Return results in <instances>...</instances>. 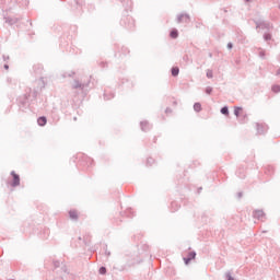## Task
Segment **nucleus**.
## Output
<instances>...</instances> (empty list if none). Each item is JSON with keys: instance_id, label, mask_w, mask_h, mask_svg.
<instances>
[{"instance_id": "nucleus-12", "label": "nucleus", "mask_w": 280, "mask_h": 280, "mask_svg": "<svg viewBox=\"0 0 280 280\" xmlns=\"http://www.w3.org/2000/svg\"><path fill=\"white\" fill-rule=\"evenodd\" d=\"M222 115H229V107L221 108Z\"/></svg>"}, {"instance_id": "nucleus-11", "label": "nucleus", "mask_w": 280, "mask_h": 280, "mask_svg": "<svg viewBox=\"0 0 280 280\" xmlns=\"http://www.w3.org/2000/svg\"><path fill=\"white\" fill-rule=\"evenodd\" d=\"M272 91L273 93H280V85H273Z\"/></svg>"}, {"instance_id": "nucleus-8", "label": "nucleus", "mask_w": 280, "mask_h": 280, "mask_svg": "<svg viewBox=\"0 0 280 280\" xmlns=\"http://www.w3.org/2000/svg\"><path fill=\"white\" fill-rule=\"evenodd\" d=\"M194 110H196V113H200V110H202V105H200V103H196L194 105Z\"/></svg>"}, {"instance_id": "nucleus-14", "label": "nucleus", "mask_w": 280, "mask_h": 280, "mask_svg": "<svg viewBox=\"0 0 280 280\" xmlns=\"http://www.w3.org/2000/svg\"><path fill=\"white\" fill-rule=\"evenodd\" d=\"M100 273L101 275H106V267H101L100 268Z\"/></svg>"}, {"instance_id": "nucleus-15", "label": "nucleus", "mask_w": 280, "mask_h": 280, "mask_svg": "<svg viewBox=\"0 0 280 280\" xmlns=\"http://www.w3.org/2000/svg\"><path fill=\"white\" fill-rule=\"evenodd\" d=\"M228 49H233V44H228Z\"/></svg>"}, {"instance_id": "nucleus-1", "label": "nucleus", "mask_w": 280, "mask_h": 280, "mask_svg": "<svg viewBox=\"0 0 280 280\" xmlns=\"http://www.w3.org/2000/svg\"><path fill=\"white\" fill-rule=\"evenodd\" d=\"M11 175L13 176L12 187H19V185H21V177L14 172H11Z\"/></svg>"}, {"instance_id": "nucleus-3", "label": "nucleus", "mask_w": 280, "mask_h": 280, "mask_svg": "<svg viewBox=\"0 0 280 280\" xmlns=\"http://www.w3.org/2000/svg\"><path fill=\"white\" fill-rule=\"evenodd\" d=\"M264 215L265 214H264V212L261 210H256L254 212V218H257L258 220H262Z\"/></svg>"}, {"instance_id": "nucleus-6", "label": "nucleus", "mask_w": 280, "mask_h": 280, "mask_svg": "<svg viewBox=\"0 0 280 280\" xmlns=\"http://www.w3.org/2000/svg\"><path fill=\"white\" fill-rule=\"evenodd\" d=\"M69 215H70L71 220H78V211L70 210Z\"/></svg>"}, {"instance_id": "nucleus-2", "label": "nucleus", "mask_w": 280, "mask_h": 280, "mask_svg": "<svg viewBox=\"0 0 280 280\" xmlns=\"http://www.w3.org/2000/svg\"><path fill=\"white\" fill-rule=\"evenodd\" d=\"M191 259H196V254H195V252H191V253L189 254V257H188V258H184V261H185L186 266L189 264V261H191Z\"/></svg>"}, {"instance_id": "nucleus-10", "label": "nucleus", "mask_w": 280, "mask_h": 280, "mask_svg": "<svg viewBox=\"0 0 280 280\" xmlns=\"http://www.w3.org/2000/svg\"><path fill=\"white\" fill-rule=\"evenodd\" d=\"M178 73H179L178 68L175 67L172 69V75L176 77V75H178Z\"/></svg>"}, {"instance_id": "nucleus-9", "label": "nucleus", "mask_w": 280, "mask_h": 280, "mask_svg": "<svg viewBox=\"0 0 280 280\" xmlns=\"http://www.w3.org/2000/svg\"><path fill=\"white\" fill-rule=\"evenodd\" d=\"M171 38H178V31L177 30L171 31Z\"/></svg>"}, {"instance_id": "nucleus-13", "label": "nucleus", "mask_w": 280, "mask_h": 280, "mask_svg": "<svg viewBox=\"0 0 280 280\" xmlns=\"http://www.w3.org/2000/svg\"><path fill=\"white\" fill-rule=\"evenodd\" d=\"M207 78H213V70H207Z\"/></svg>"}, {"instance_id": "nucleus-7", "label": "nucleus", "mask_w": 280, "mask_h": 280, "mask_svg": "<svg viewBox=\"0 0 280 280\" xmlns=\"http://www.w3.org/2000/svg\"><path fill=\"white\" fill-rule=\"evenodd\" d=\"M244 109L242 108V107H235L234 108V115L236 116V117H240V115H242V112H243Z\"/></svg>"}, {"instance_id": "nucleus-4", "label": "nucleus", "mask_w": 280, "mask_h": 280, "mask_svg": "<svg viewBox=\"0 0 280 280\" xmlns=\"http://www.w3.org/2000/svg\"><path fill=\"white\" fill-rule=\"evenodd\" d=\"M177 21H178V23H183V21L185 23H188L189 22V16H187V15H179Z\"/></svg>"}, {"instance_id": "nucleus-5", "label": "nucleus", "mask_w": 280, "mask_h": 280, "mask_svg": "<svg viewBox=\"0 0 280 280\" xmlns=\"http://www.w3.org/2000/svg\"><path fill=\"white\" fill-rule=\"evenodd\" d=\"M38 126H45L47 124V118L46 117H39L37 119Z\"/></svg>"}]
</instances>
